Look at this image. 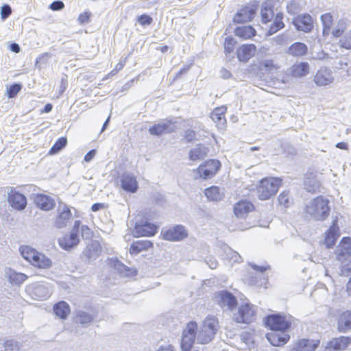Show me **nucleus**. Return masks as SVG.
<instances>
[{"label": "nucleus", "mask_w": 351, "mask_h": 351, "mask_svg": "<svg viewBox=\"0 0 351 351\" xmlns=\"http://www.w3.org/2000/svg\"><path fill=\"white\" fill-rule=\"evenodd\" d=\"M262 66L266 69V71L270 73H275L279 69V66L274 63L273 60H265L262 62Z\"/></svg>", "instance_id": "nucleus-51"}, {"label": "nucleus", "mask_w": 351, "mask_h": 351, "mask_svg": "<svg viewBox=\"0 0 351 351\" xmlns=\"http://www.w3.org/2000/svg\"><path fill=\"white\" fill-rule=\"evenodd\" d=\"M266 324L271 330L286 331L291 325V317L280 314L268 315Z\"/></svg>", "instance_id": "nucleus-9"}, {"label": "nucleus", "mask_w": 351, "mask_h": 351, "mask_svg": "<svg viewBox=\"0 0 351 351\" xmlns=\"http://www.w3.org/2000/svg\"><path fill=\"white\" fill-rule=\"evenodd\" d=\"M197 324L195 322H190L184 328L181 339L182 351H191L195 341H196V331Z\"/></svg>", "instance_id": "nucleus-8"}, {"label": "nucleus", "mask_w": 351, "mask_h": 351, "mask_svg": "<svg viewBox=\"0 0 351 351\" xmlns=\"http://www.w3.org/2000/svg\"><path fill=\"white\" fill-rule=\"evenodd\" d=\"M206 263L208 265V267L212 269L217 268L218 265L217 260L213 257L208 258L206 260Z\"/></svg>", "instance_id": "nucleus-64"}, {"label": "nucleus", "mask_w": 351, "mask_h": 351, "mask_svg": "<svg viewBox=\"0 0 351 351\" xmlns=\"http://www.w3.org/2000/svg\"><path fill=\"white\" fill-rule=\"evenodd\" d=\"M287 12L291 15L297 14L300 11V3L298 0H291L287 5Z\"/></svg>", "instance_id": "nucleus-53"}, {"label": "nucleus", "mask_w": 351, "mask_h": 351, "mask_svg": "<svg viewBox=\"0 0 351 351\" xmlns=\"http://www.w3.org/2000/svg\"><path fill=\"white\" fill-rule=\"evenodd\" d=\"M268 341L274 346H282L287 343L290 335L285 331H274L267 334Z\"/></svg>", "instance_id": "nucleus-19"}, {"label": "nucleus", "mask_w": 351, "mask_h": 351, "mask_svg": "<svg viewBox=\"0 0 351 351\" xmlns=\"http://www.w3.org/2000/svg\"><path fill=\"white\" fill-rule=\"evenodd\" d=\"M338 329L342 332L351 329V310L346 311L341 315L338 322Z\"/></svg>", "instance_id": "nucleus-35"}, {"label": "nucleus", "mask_w": 351, "mask_h": 351, "mask_svg": "<svg viewBox=\"0 0 351 351\" xmlns=\"http://www.w3.org/2000/svg\"><path fill=\"white\" fill-rule=\"evenodd\" d=\"M221 167V162L218 160H208L201 164L194 171L197 175L195 178H200L204 180L213 177Z\"/></svg>", "instance_id": "nucleus-7"}, {"label": "nucleus", "mask_w": 351, "mask_h": 351, "mask_svg": "<svg viewBox=\"0 0 351 351\" xmlns=\"http://www.w3.org/2000/svg\"><path fill=\"white\" fill-rule=\"evenodd\" d=\"M274 22L271 24L268 29V34L272 35L276 33L280 29L284 28L285 24L282 21L283 14L282 12H277L274 17Z\"/></svg>", "instance_id": "nucleus-39"}, {"label": "nucleus", "mask_w": 351, "mask_h": 351, "mask_svg": "<svg viewBox=\"0 0 351 351\" xmlns=\"http://www.w3.org/2000/svg\"><path fill=\"white\" fill-rule=\"evenodd\" d=\"M236 41L232 37H227L224 41V52L229 54L233 52Z\"/></svg>", "instance_id": "nucleus-52"}, {"label": "nucleus", "mask_w": 351, "mask_h": 351, "mask_svg": "<svg viewBox=\"0 0 351 351\" xmlns=\"http://www.w3.org/2000/svg\"><path fill=\"white\" fill-rule=\"evenodd\" d=\"M157 226L154 223L144 221L140 223H136L133 230L134 235L138 237H152L156 233Z\"/></svg>", "instance_id": "nucleus-14"}, {"label": "nucleus", "mask_w": 351, "mask_h": 351, "mask_svg": "<svg viewBox=\"0 0 351 351\" xmlns=\"http://www.w3.org/2000/svg\"><path fill=\"white\" fill-rule=\"evenodd\" d=\"M12 13L11 8L9 5L5 4L1 9V17L3 20L6 19Z\"/></svg>", "instance_id": "nucleus-57"}, {"label": "nucleus", "mask_w": 351, "mask_h": 351, "mask_svg": "<svg viewBox=\"0 0 351 351\" xmlns=\"http://www.w3.org/2000/svg\"><path fill=\"white\" fill-rule=\"evenodd\" d=\"M273 7L274 5L271 1H265L262 4L261 10L262 23L267 24L274 19L275 14Z\"/></svg>", "instance_id": "nucleus-31"}, {"label": "nucleus", "mask_w": 351, "mask_h": 351, "mask_svg": "<svg viewBox=\"0 0 351 351\" xmlns=\"http://www.w3.org/2000/svg\"><path fill=\"white\" fill-rule=\"evenodd\" d=\"M308 51L307 46L302 43L295 42L288 49L287 53L295 57L304 56Z\"/></svg>", "instance_id": "nucleus-36"}, {"label": "nucleus", "mask_w": 351, "mask_h": 351, "mask_svg": "<svg viewBox=\"0 0 351 351\" xmlns=\"http://www.w3.org/2000/svg\"><path fill=\"white\" fill-rule=\"evenodd\" d=\"M64 3L61 1H56L51 3L49 8L54 11L60 10L64 8Z\"/></svg>", "instance_id": "nucleus-61"}, {"label": "nucleus", "mask_w": 351, "mask_h": 351, "mask_svg": "<svg viewBox=\"0 0 351 351\" xmlns=\"http://www.w3.org/2000/svg\"><path fill=\"white\" fill-rule=\"evenodd\" d=\"M53 311L58 317L64 319L70 313V306L66 302L61 301L54 305Z\"/></svg>", "instance_id": "nucleus-40"}, {"label": "nucleus", "mask_w": 351, "mask_h": 351, "mask_svg": "<svg viewBox=\"0 0 351 351\" xmlns=\"http://www.w3.org/2000/svg\"><path fill=\"white\" fill-rule=\"evenodd\" d=\"M187 231L182 226H176L167 230H162L161 235L165 240L178 241L187 237Z\"/></svg>", "instance_id": "nucleus-11"}, {"label": "nucleus", "mask_w": 351, "mask_h": 351, "mask_svg": "<svg viewBox=\"0 0 351 351\" xmlns=\"http://www.w3.org/2000/svg\"><path fill=\"white\" fill-rule=\"evenodd\" d=\"M208 149L202 144L197 145L189 152V159L193 161L204 159L208 155Z\"/></svg>", "instance_id": "nucleus-34"}, {"label": "nucleus", "mask_w": 351, "mask_h": 351, "mask_svg": "<svg viewBox=\"0 0 351 351\" xmlns=\"http://www.w3.org/2000/svg\"><path fill=\"white\" fill-rule=\"evenodd\" d=\"M336 256L341 263V275L348 276L351 272V239L343 237L336 249Z\"/></svg>", "instance_id": "nucleus-2"}, {"label": "nucleus", "mask_w": 351, "mask_h": 351, "mask_svg": "<svg viewBox=\"0 0 351 351\" xmlns=\"http://www.w3.org/2000/svg\"><path fill=\"white\" fill-rule=\"evenodd\" d=\"M288 72L295 77H304L309 73V64L305 62L295 64L288 70Z\"/></svg>", "instance_id": "nucleus-30"}, {"label": "nucleus", "mask_w": 351, "mask_h": 351, "mask_svg": "<svg viewBox=\"0 0 351 351\" xmlns=\"http://www.w3.org/2000/svg\"><path fill=\"white\" fill-rule=\"evenodd\" d=\"M329 200L323 197L317 196L311 199L306 206V213L313 219L324 221L329 215Z\"/></svg>", "instance_id": "nucleus-1"}, {"label": "nucleus", "mask_w": 351, "mask_h": 351, "mask_svg": "<svg viewBox=\"0 0 351 351\" xmlns=\"http://www.w3.org/2000/svg\"><path fill=\"white\" fill-rule=\"evenodd\" d=\"M80 230L83 238L88 239L92 235V232L87 226L82 225Z\"/></svg>", "instance_id": "nucleus-59"}, {"label": "nucleus", "mask_w": 351, "mask_h": 351, "mask_svg": "<svg viewBox=\"0 0 351 351\" xmlns=\"http://www.w3.org/2000/svg\"><path fill=\"white\" fill-rule=\"evenodd\" d=\"M219 255L222 257L223 259H226L229 261L230 262L232 263H239L241 261V256L239 253H237L236 251H234L232 248H230L227 245H223L220 252H219Z\"/></svg>", "instance_id": "nucleus-28"}, {"label": "nucleus", "mask_w": 351, "mask_h": 351, "mask_svg": "<svg viewBox=\"0 0 351 351\" xmlns=\"http://www.w3.org/2000/svg\"><path fill=\"white\" fill-rule=\"evenodd\" d=\"M319 344V340L302 339L296 341L290 351H314Z\"/></svg>", "instance_id": "nucleus-20"}, {"label": "nucleus", "mask_w": 351, "mask_h": 351, "mask_svg": "<svg viewBox=\"0 0 351 351\" xmlns=\"http://www.w3.org/2000/svg\"><path fill=\"white\" fill-rule=\"evenodd\" d=\"M257 307L252 304H241L236 312L233 313L232 319L239 324H249L256 320Z\"/></svg>", "instance_id": "nucleus-5"}, {"label": "nucleus", "mask_w": 351, "mask_h": 351, "mask_svg": "<svg viewBox=\"0 0 351 351\" xmlns=\"http://www.w3.org/2000/svg\"><path fill=\"white\" fill-rule=\"evenodd\" d=\"M218 302L221 307L226 310L232 311L237 305L236 297L227 291H221L218 293Z\"/></svg>", "instance_id": "nucleus-16"}, {"label": "nucleus", "mask_w": 351, "mask_h": 351, "mask_svg": "<svg viewBox=\"0 0 351 351\" xmlns=\"http://www.w3.org/2000/svg\"><path fill=\"white\" fill-rule=\"evenodd\" d=\"M339 45L346 49H351V30L343 34L339 40Z\"/></svg>", "instance_id": "nucleus-50"}, {"label": "nucleus", "mask_w": 351, "mask_h": 351, "mask_svg": "<svg viewBox=\"0 0 351 351\" xmlns=\"http://www.w3.org/2000/svg\"><path fill=\"white\" fill-rule=\"evenodd\" d=\"M3 346L5 351H16L18 350V346L13 340L5 341Z\"/></svg>", "instance_id": "nucleus-56"}, {"label": "nucleus", "mask_w": 351, "mask_h": 351, "mask_svg": "<svg viewBox=\"0 0 351 351\" xmlns=\"http://www.w3.org/2000/svg\"><path fill=\"white\" fill-rule=\"evenodd\" d=\"M313 81L318 86H328L334 81L333 73L332 70L328 67H321L316 71Z\"/></svg>", "instance_id": "nucleus-12"}, {"label": "nucleus", "mask_w": 351, "mask_h": 351, "mask_svg": "<svg viewBox=\"0 0 351 351\" xmlns=\"http://www.w3.org/2000/svg\"><path fill=\"white\" fill-rule=\"evenodd\" d=\"M278 199L279 204L285 207H288L290 205L289 194L288 191L281 192Z\"/></svg>", "instance_id": "nucleus-54"}, {"label": "nucleus", "mask_w": 351, "mask_h": 351, "mask_svg": "<svg viewBox=\"0 0 351 351\" xmlns=\"http://www.w3.org/2000/svg\"><path fill=\"white\" fill-rule=\"evenodd\" d=\"M114 268L118 273L123 276L130 277L135 276L136 274V270L134 268H130L119 261L114 263Z\"/></svg>", "instance_id": "nucleus-43"}, {"label": "nucleus", "mask_w": 351, "mask_h": 351, "mask_svg": "<svg viewBox=\"0 0 351 351\" xmlns=\"http://www.w3.org/2000/svg\"><path fill=\"white\" fill-rule=\"evenodd\" d=\"M121 186L125 191L134 193L138 189L136 178L131 173H124L121 178Z\"/></svg>", "instance_id": "nucleus-24"}, {"label": "nucleus", "mask_w": 351, "mask_h": 351, "mask_svg": "<svg viewBox=\"0 0 351 351\" xmlns=\"http://www.w3.org/2000/svg\"><path fill=\"white\" fill-rule=\"evenodd\" d=\"M349 25L348 20L346 19L338 21L336 26L332 31V34L335 37H339L345 32Z\"/></svg>", "instance_id": "nucleus-44"}, {"label": "nucleus", "mask_w": 351, "mask_h": 351, "mask_svg": "<svg viewBox=\"0 0 351 351\" xmlns=\"http://www.w3.org/2000/svg\"><path fill=\"white\" fill-rule=\"evenodd\" d=\"M323 25V34H328L332 23V16L330 13H326L321 16Z\"/></svg>", "instance_id": "nucleus-46"}, {"label": "nucleus", "mask_w": 351, "mask_h": 351, "mask_svg": "<svg viewBox=\"0 0 351 351\" xmlns=\"http://www.w3.org/2000/svg\"><path fill=\"white\" fill-rule=\"evenodd\" d=\"M8 202L12 208L18 210H23L27 206L26 197L14 190H11L8 194Z\"/></svg>", "instance_id": "nucleus-17"}, {"label": "nucleus", "mask_w": 351, "mask_h": 351, "mask_svg": "<svg viewBox=\"0 0 351 351\" xmlns=\"http://www.w3.org/2000/svg\"><path fill=\"white\" fill-rule=\"evenodd\" d=\"M351 343V338L348 337L341 336L338 338H334L328 343V348L335 350L339 351L346 349Z\"/></svg>", "instance_id": "nucleus-29"}, {"label": "nucleus", "mask_w": 351, "mask_h": 351, "mask_svg": "<svg viewBox=\"0 0 351 351\" xmlns=\"http://www.w3.org/2000/svg\"><path fill=\"white\" fill-rule=\"evenodd\" d=\"M255 10L253 7H246L238 12L233 18L236 23H247L254 18Z\"/></svg>", "instance_id": "nucleus-26"}, {"label": "nucleus", "mask_w": 351, "mask_h": 351, "mask_svg": "<svg viewBox=\"0 0 351 351\" xmlns=\"http://www.w3.org/2000/svg\"><path fill=\"white\" fill-rule=\"evenodd\" d=\"M20 252L24 259L34 267L49 269L52 266V261L49 258L29 246L21 247Z\"/></svg>", "instance_id": "nucleus-3"}, {"label": "nucleus", "mask_w": 351, "mask_h": 351, "mask_svg": "<svg viewBox=\"0 0 351 351\" xmlns=\"http://www.w3.org/2000/svg\"><path fill=\"white\" fill-rule=\"evenodd\" d=\"M204 193L208 199L213 202L220 201L223 197V193L221 192L219 187L216 186L206 189Z\"/></svg>", "instance_id": "nucleus-42"}, {"label": "nucleus", "mask_w": 351, "mask_h": 351, "mask_svg": "<svg viewBox=\"0 0 351 351\" xmlns=\"http://www.w3.org/2000/svg\"><path fill=\"white\" fill-rule=\"evenodd\" d=\"M201 326L209 332H213V335H215L219 328L218 319L215 316L208 315L203 321Z\"/></svg>", "instance_id": "nucleus-38"}, {"label": "nucleus", "mask_w": 351, "mask_h": 351, "mask_svg": "<svg viewBox=\"0 0 351 351\" xmlns=\"http://www.w3.org/2000/svg\"><path fill=\"white\" fill-rule=\"evenodd\" d=\"M234 34L237 36L247 40L253 37L256 34V31L251 25L241 26L234 29Z\"/></svg>", "instance_id": "nucleus-37"}, {"label": "nucleus", "mask_w": 351, "mask_h": 351, "mask_svg": "<svg viewBox=\"0 0 351 351\" xmlns=\"http://www.w3.org/2000/svg\"><path fill=\"white\" fill-rule=\"evenodd\" d=\"M67 143V139L65 137L60 138L51 148L49 153L54 154L60 152Z\"/></svg>", "instance_id": "nucleus-49"}, {"label": "nucleus", "mask_w": 351, "mask_h": 351, "mask_svg": "<svg viewBox=\"0 0 351 351\" xmlns=\"http://www.w3.org/2000/svg\"><path fill=\"white\" fill-rule=\"evenodd\" d=\"M79 242L78 235L74 232H71L69 234H65L58 239L60 246L65 250H70L76 247Z\"/></svg>", "instance_id": "nucleus-22"}, {"label": "nucleus", "mask_w": 351, "mask_h": 351, "mask_svg": "<svg viewBox=\"0 0 351 351\" xmlns=\"http://www.w3.org/2000/svg\"><path fill=\"white\" fill-rule=\"evenodd\" d=\"M72 220L73 215L71 206L64 202H58L56 215L53 218V226L58 229H62L67 227Z\"/></svg>", "instance_id": "nucleus-6"}, {"label": "nucleus", "mask_w": 351, "mask_h": 351, "mask_svg": "<svg viewBox=\"0 0 351 351\" xmlns=\"http://www.w3.org/2000/svg\"><path fill=\"white\" fill-rule=\"evenodd\" d=\"M293 24L298 31L310 32L313 28L312 16L308 14L298 16L293 20Z\"/></svg>", "instance_id": "nucleus-15"}, {"label": "nucleus", "mask_w": 351, "mask_h": 351, "mask_svg": "<svg viewBox=\"0 0 351 351\" xmlns=\"http://www.w3.org/2000/svg\"><path fill=\"white\" fill-rule=\"evenodd\" d=\"M305 189L308 192H315L319 188V183L314 177L306 176L304 181Z\"/></svg>", "instance_id": "nucleus-48"}, {"label": "nucleus", "mask_w": 351, "mask_h": 351, "mask_svg": "<svg viewBox=\"0 0 351 351\" xmlns=\"http://www.w3.org/2000/svg\"><path fill=\"white\" fill-rule=\"evenodd\" d=\"M27 276L22 273H16L15 271H11L9 274V280L11 283L20 285H21L26 279Z\"/></svg>", "instance_id": "nucleus-47"}, {"label": "nucleus", "mask_w": 351, "mask_h": 351, "mask_svg": "<svg viewBox=\"0 0 351 351\" xmlns=\"http://www.w3.org/2000/svg\"><path fill=\"white\" fill-rule=\"evenodd\" d=\"M254 209V206L250 202L241 200L235 204L234 212L235 215L239 218H243L247 213Z\"/></svg>", "instance_id": "nucleus-27"}, {"label": "nucleus", "mask_w": 351, "mask_h": 351, "mask_svg": "<svg viewBox=\"0 0 351 351\" xmlns=\"http://www.w3.org/2000/svg\"><path fill=\"white\" fill-rule=\"evenodd\" d=\"M34 199L36 206L45 211L52 210L56 205L55 200L45 194H36Z\"/></svg>", "instance_id": "nucleus-18"}, {"label": "nucleus", "mask_w": 351, "mask_h": 351, "mask_svg": "<svg viewBox=\"0 0 351 351\" xmlns=\"http://www.w3.org/2000/svg\"><path fill=\"white\" fill-rule=\"evenodd\" d=\"M156 351H176L173 346L169 343L160 345Z\"/></svg>", "instance_id": "nucleus-62"}, {"label": "nucleus", "mask_w": 351, "mask_h": 351, "mask_svg": "<svg viewBox=\"0 0 351 351\" xmlns=\"http://www.w3.org/2000/svg\"><path fill=\"white\" fill-rule=\"evenodd\" d=\"M26 291L34 300H45L49 298L51 289L47 284H33L29 285Z\"/></svg>", "instance_id": "nucleus-10"}, {"label": "nucleus", "mask_w": 351, "mask_h": 351, "mask_svg": "<svg viewBox=\"0 0 351 351\" xmlns=\"http://www.w3.org/2000/svg\"><path fill=\"white\" fill-rule=\"evenodd\" d=\"M250 265L253 268L254 271L256 272L263 274L265 271L269 269L270 267L269 265L265 266H258L255 264L250 263Z\"/></svg>", "instance_id": "nucleus-63"}, {"label": "nucleus", "mask_w": 351, "mask_h": 351, "mask_svg": "<svg viewBox=\"0 0 351 351\" xmlns=\"http://www.w3.org/2000/svg\"><path fill=\"white\" fill-rule=\"evenodd\" d=\"M138 22L142 25H148L152 23V19L149 15L142 14L138 17Z\"/></svg>", "instance_id": "nucleus-58"}, {"label": "nucleus", "mask_w": 351, "mask_h": 351, "mask_svg": "<svg viewBox=\"0 0 351 351\" xmlns=\"http://www.w3.org/2000/svg\"><path fill=\"white\" fill-rule=\"evenodd\" d=\"M101 253V247L97 241H92L83 251V256L90 263L96 260Z\"/></svg>", "instance_id": "nucleus-21"}, {"label": "nucleus", "mask_w": 351, "mask_h": 351, "mask_svg": "<svg viewBox=\"0 0 351 351\" xmlns=\"http://www.w3.org/2000/svg\"><path fill=\"white\" fill-rule=\"evenodd\" d=\"M227 108L224 106L216 108L211 113L210 118L219 129H223L226 125L225 112Z\"/></svg>", "instance_id": "nucleus-25"}, {"label": "nucleus", "mask_w": 351, "mask_h": 351, "mask_svg": "<svg viewBox=\"0 0 351 351\" xmlns=\"http://www.w3.org/2000/svg\"><path fill=\"white\" fill-rule=\"evenodd\" d=\"M90 14L88 12H84L80 14L78 17V21L80 24L87 23L89 21Z\"/></svg>", "instance_id": "nucleus-60"}, {"label": "nucleus", "mask_w": 351, "mask_h": 351, "mask_svg": "<svg viewBox=\"0 0 351 351\" xmlns=\"http://www.w3.org/2000/svg\"><path fill=\"white\" fill-rule=\"evenodd\" d=\"M336 220L333 221L332 225L330 227L329 230L326 232L325 244L327 247H332L339 237L337 232L338 228L336 223Z\"/></svg>", "instance_id": "nucleus-32"}, {"label": "nucleus", "mask_w": 351, "mask_h": 351, "mask_svg": "<svg viewBox=\"0 0 351 351\" xmlns=\"http://www.w3.org/2000/svg\"><path fill=\"white\" fill-rule=\"evenodd\" d=\"M152 243L148 240H140L133 242L130 247V252L132 255H137L143 251L147 250L152 247Z\"/></svg>", "instance_id": "nucleus-33"}, {"label": "nucleus", "mask_w": 351, "mask_h": 351, "mask_svg": "<svg viewBox=\"0 0 351 351\" xmlns=\"http://www.w3.org/2000/svg\"><path fill=\"white\" fill-rule=\"evenodd\" d=\"M93 319V315L87 312L83 311H79L77 312L75 320L77 322L82 325H86L90 323Z\"/></svg>", "instance_id": "nucleus-45"}, {"label": "nucleus", "mask_w": 351, "mask_h": 351, "mask_svg": "<svg viewBox=\"0 0 351 351\" xmlns=\"http://www.w3.org/2000/svg\"><path fill=\"white\" fill-rule=\"evenodd\" d=\"M21 86L19 84H14L8 88V95L10 98H12L17 95L21 90Z\"/></svg>", "instance_id": "nucleus-55"}, {"label": "nucleus", "mask_w": 351, "mask_h": 351, "mask_svg": "<svg viewBox=\"0 0 351 351\" xmlns=\"http://www.w3.org/2000/svg\"><path fill=\"white\" fill-rule=\"evenodd\" d=\"M176 126L170 120H163L149 128L150 134L160 136L164 134H169L175 132Z\"/></svg>", "instance_id": "nucleus-13"}, {"label": "nucleus", "mask_w": 351, "mask_h": 351, "mask_svg": "<svg viewBox=\"0 0 351 351\" xmlns=\"http://www.w3.org/2000/svg\"><path fill=\"white\" fill-rule=\"evenodd\" d=\"M256 51L254 44H245L237 49V57L239 61L246 62L255 55Z\"/></svg>", "instance_id": "nucleus-23"}, {"label": "nucleus", "mask_w": 351, "mask_h": 351, "mask_svg": "<svg viewBox=\"0 0 351 351\" xmlns=\"http://www.w3.org/2000/svg\"><path fill=\"white\" fill-rule=\"evenodd\" d=\"M282 184V180L278 178H265L257 187V196L261 200H266L274 195Z\"/></svg>", "instance_id": "nucleus-4"}, {"label": "nucleus", "mask_w": 351, "mask_h": 351, "mask_svg": "<svg viewBox=\"0 0 351 351\" xmlns=\"http://www.w3.org/2000/svg\"><path fill=\"white\" fill-rule=\"evenodd\" d=\"M196 341L198 343L205 344L209 343L214 337L213 332H209L202 326L196 331Z\"/></svg>", "instance_id": "nucleus-41"}]
</instances>
